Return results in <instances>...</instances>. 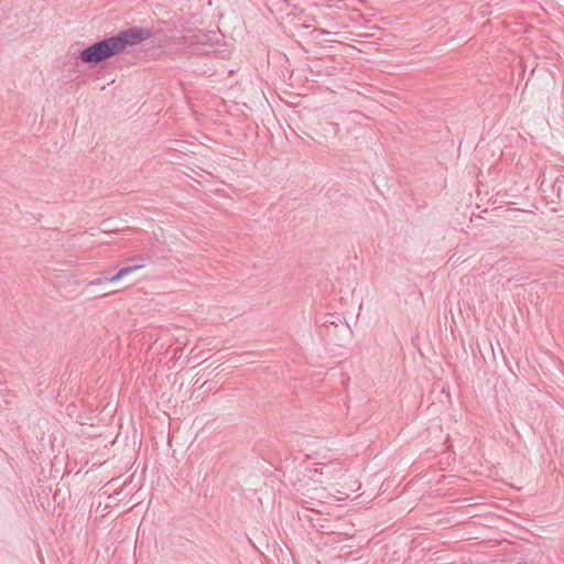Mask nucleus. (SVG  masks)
Segmentation results:
<instances>
[{"label": "nucleus", "mask_w": 564, "mask_h": 564, "mask_svg": "<svg viewBox=\"0 0 564 564\" xmlns=\"http://www.w3.org/2000/svg\"><path fill=\"white\" fill-rule=\"evenodd\" d=\"M152 36L147 28H129L118 34L95 42L79 53L83 63L98 64L126 51L128 46L140 44Z\"/></svg>", "instance_id": "nucleus-1"}, {"label": "nucleus", "mask_w": 564, "mask_h": 564, "mask_svg": "<svg viewBox=\"0 0 564 564\" xmlns=\"http://www.w3.org/2000/svg\"><path fill=\"white\" fill-rule=\"evenodd\" d=\"M193 53L200 56H217L218 50L213 44L202 43L193 48Z\"/></svg>", "instance_id": "nucleus-2"}, {"label": "nucleus", "mask_w": 564, "mask_h": 564, "mask_svg": "<svg viewBox=\"0 0 564 564\" xmlns=\"http://www.w3.org/2000/svg\"><path fill=\"white\" fill-rule=\"evenodd\" d=\"M123 276L120 275V271H118L116 274L113 275H104V278L101 279H97L95 281H91L89 284L90 285H98V284H101V283H107V282H118L122 279Z\"/></svg>", "instance_id": "nucleus-3"}, {"label": "nucleus", "mask_w": 564, "mask_h": 564, "mask_svg": "<svg viewBox=\"0 0 564 564\" xmlns=\"http://www.w3.org/2000/svg\"><path fill=\"white\" fill-rule=\"evenodd\" d=\"M123 276L120 275V271H118L116 274L113 275H104V278L101 279H97L95 281H91L89 284L90 285H98V284H101V283H107V282H118L122 279Z\"/></svg>", "instance_id": "nucleus-4"}, {"label": "nucleus", "mask_w": 564, "mask_h": 564, "mask_svg": "<svg viewBox=\"0 0 564 564\" xmlns=\"http://www.w3.org/2000/svg\"><path fill=\"white\" fill-rule=\"evenodd\" d=\"M145 264H144V260L143 259H140V262L139 263H135L133 265H128V267H124V268H121L119 271H120V275L122 276H126L132 272H135L142 268H144Z\"/></svg>", "instance_id": "nucleus-5"}, {"label": "nucleus", "mask_w": 564, "mask_h": 564, "mask_svg": "<svg viewBox=\"0 0 564 564\" xmlns=\"http://www.w3.org/2000/svg\"><path fill=\"white\" fill-rule=\"evenodd\" d=\"M323 130L326 133L332 134L333 137H337L340 129L338 123L327 121L325 122Z\"/></svg>", "instance_id": "nucleus-6"}, {"label": "nucleus", "mask_w": 564, "mask_h": 564, "mask_svg": "<svg viewBox=\"0 0 564 564\" xmlns=\"http://www.w3.org/2000/svg\"><path fill=\"white\" fill-rule=\"evenodd\" d=\"M554 187L560 192L564 187V176L556 177L554 181Z\"/></svg>", "instance_id": "nucleus-7"}]
</instances>
